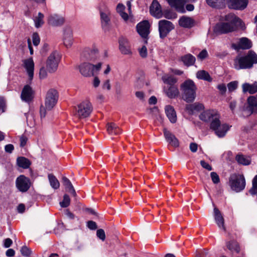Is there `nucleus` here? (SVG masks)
Returning <instances> with one entry per match:
<instances>
[{"label": "nucleus", "mask_w": 257, "mask_h": 257, "mask_svg": "<svg viewBox=\"0 0 257 257\" xmlns=\"http://www.w3.org/2000/svg\"><path fill=\"white\" fill-rule=\"evenodd\" d=\"M224 22L217 24L214 27V32L220 34H226L236 30L237 25L241 23V20L235 15L229 14L223 17Z\"/></svg>", "instance_id": "nucleus-1"}, {"label": "nucleus", "mask_w": 257, "mask_h": 257, "mask_svg": "<svg viewBox=\"0 0 257 257\" xmlns=\"http://www.w3.org/2000/svg\"><path fill=\"white\" fill-rule=\"evenodd\" d=\"M257 64V54L253 51H249L243 56H238L234 60V66L237 70L252 68Z\"/></svg>", "instance_id": "nucleus-2"}, {"label": "nucleus", "mask_w": 257, "mask_h": 257, "mask_svg": "<svg viewBox=\"0 0 257 257\" xmlns=\"http://www.w3.org/2000/svg\"><path fill=\"white\" fill-rule=\"evenodd\" d=\"M180 90L182 98L185 101L191 102L194 100L197 87L192 80L188 79L184 81L180 85Z\"/></svg>", "instance_id": "nucleus-3"}, {"label": "nucleus", "mask_w": 257, "mask_h": 257, "mask_svg": "<svg viewBox=\"0 0 257 257\" xmlns=\"http://www.w3.org/2000/svg\"><path fill=\"white\" fill-rule=\"evenodd\" d=\"M101 66V62L96 65L88 62H83L78 66V68L81 75L85 77H90L97 75L100 70Z\"/></svg>", "instance_id": "nucleus-4"}, {"label": "nucleus", "mask_w": 257, "mask_h": 257, "mask_svg": "<svg viewBox=\"0 0 257 257\" xmlns=\"http://www.w3.org/2000/svg\"><path fill=\"white\" fill-rule=\"evenodd\" d=\"M229 183L233 190L237 192H240L245 188V178L242 174H232L229 178Z\"/></svg>", "instance_id": "nucleus-5"}, {"label": "nucleus", "mask_w": 257, "mask_h": 257, "mask_svg": "<svg viewBox=\"0 0 257 257\" xmlns=\"http://www.w3.org/2000/svg\"><path fill=\"white\" fill-rule=\"evenodd\" d=\"M60 60L61 56L58 52L55 51L52 52L46 61V67L48 72L55 73L58 69Z\"/></svg>", "instance_id": "nucleus-6"}, {"label": "nucleus", "mask_w": 257, "mask_h": 257, "mask_svg": "<svg viewBox=\"0 0 257 257\" xmlns=\"http://www.w3.org/2000/svg\"><path fill=\"white\" fill-rule=\"evenodd\" d=\"M210 128L214 132L216 136L222 138L225 136L230 127L226 123H221L220 117H218L215 121H211Z\"/></svg>", "instance_id": "nucleus-7"}, {"label": "nucleus", "mask_w": 257, "mask_h": 257, "mask_svg": "<svg viewBox=\"0 0 257 257\" xmlns=\"http://www.w3.org/2000/svg\"><path fill=\"white\" fill-rule=\"evenodd\" d=\"M92 110L91 103L85 100L78 105L76 108L75 115L79 118H84L89 116Z\"/></svg>", "instance_id": "nucleus-8"}, {"label": "nucleus", "mask_w": 257, "mask_h": 257, "mask_svg": "<svg viewBox=\"0 0 257 257\" xmlns=\"http://www.w3.org/2000/svg\"><path fill=\"white\" fill-rule=\"evenodd\" d=\"M15 184L19 191L26 193L30 189L32 186V182L28 177L24 175H21L16 178Z\"/></svg>", "instance_id": "nucleus-9"}, {"label": "nucleus", "mask_w": 257, "mask_h": 257, "mask_svg": "<svg viewBox=\"0 0 257 257\" xmlns=\"http://www.w3.org/2000/svg\"><path fill=\"white\" fill-rule=\"evenodd\" d=\"M58 99V93L54 89H49L46 95L45 105L48 110L52 109L56 105Z\"/></svg>", "instance_id": "nucleus-10"}, {"label": "nucleus", "mask_w": 257, "mask_h": 257, "mask_svg": "<svg viewBox=\"0 0 257 257\" xmlns=\"http://www.w3.org/2000/svg\"><path fill=\"white\" fill-rule=\"evenodd\" d=\"M159 36L161 39L167 37L169 33L174 29L172 22L166 20H160L158 23Z\"/></svg>", "instance_id": "nucleus-11"}, {"label": "nucleus", "mask_w": 257, "mask_h": 257, "mask_svg": "<svg viewBox=\"0 0 257 257\" xmlns=\"http://www.w3.org/2000/svg\"><path fill=\"white\" fill-rule=\"evenodd\" d=\"M252 47L251 40L246 37H242L238 40L236 43L231 44V47L235 50L238 51L240 49H249Z\"/></svg>", "instance_id": "nucleus-12"}, {"label": "nucleus", "mask_w": 257, "mask_h": 257, "mask_svg": "<svg viewBox=\"0 0 257 257\" xmlns=\"http://www.w3.org/2000/svg\"><path fill=\"white\" fill-rule=\"evenodd\" d=\"M220 115L217 111L215 110H207L202 112L199 115L201 120L205 122L215 121Z\"/></svg>", "instance_id": "nucleus-13"}, {"label": "nucleus", "mask_w": 257, "mask_h": 257, "mask_svg": "<svg viewBox=\"0 0 257 257\" xmlns=\"http://www.w3.org/2000/svg\"><path fill=\"white\" fill-rule=\"evenodd\" d=\"M65 22V19L61 15L54 14L50 15L48 18V23L53 27L62 26Z\"/></svg>", "instance_id": "nucleus-14"}, {"label": "nucleus", "mask_w": 257, "mask_h": 257, "mask_svg": "<svg viewBox=\"0 0 257 257\" xmlns=\"http://www.w3.org/2000/svg\"><path fill=\"white\" fill-rule=\"evenodd\" d=\"M119 49L123 55H131L132 52L128 40L123 37H121L118 40Z\"/></svg>", "instance_id": "nucleus-15"}, {"label": "nucleus", "mask_w": 257, "mask_h": 257, "mask_svg": "<svg viewBox=\"0 0 257 257\" xmlns=\"http://www.w3.org/2000/svg\"><path fill=\"white\" fill-rule=\"evenodd\" d=\"M150 27L149 22L147 20L143 21L137 25V31L143 38H146L150 33Z\"/></svg>", "instance_id": "nucleus-16"}, {"label": "nucleus", "mask_w": 257, "mask_h": 257, "mask_svg": "<svg viewBox=\"0 0 257 257\" xmlns=\"http://www.w3.org/2000/svg\"><path fill=\"white\" fill-rule=\"evenodd\" d=\"M150 11L151 14L157 19H160L163 17V13L161 5L158 1L154 0L150 6Z\"/></svg>", "instance_id": "nucleus-17"}, {"label": "nucleus", "mask_w": 257, "mask_h": 257, "mask_svg": "<svg viewBox=\"0 0 257 257\" xmlns=\"http://www.w3.org/2000/svg\"><path fill=\"white\" fill-rule=\"evenodd\" d=\"M248 106L244 111H247V114L257 113V95L251 96L247 99Z\"/></svg>", "instance_id": "nucleus-18"}, {"label": "nucleus", "mask_w": 257, "mask_h": 257, "mask_svg": "<svg viewBox=\"0 0 257 257\" xmlns=\"http://www.w3.org/2000/svg\"><path fill=\"white\" fill-rule=\"evenodd\" d=\"M34 94L31 87L28 85H25L21 93V98L23 101L29 102L33 99Z\"/></svg>", "instance_id": "nucleus-19"}, {"label": "nucleus", "mask_w": 257, "mask_h": 257, "mask_svg": "<svg viewBox=\"0 0 257 257\" xmlns=\"http://www.w3.org/2000/svg\"><path fill=\"white\" fill-rule=\"evenodd\" d=\"M163 132L164 137L167 142L174 147H178L179 146V142L176 137L166 128H164Z\"/></svg>", "instance_id": "nucleus-20"}, {"label": "nucleus", "mask_w": 257, "mask_h": 257, "mask_svg": "<svg viewBox=\"0 0 257 257\" xmlns=\"http://www.w3.org/2000/svg\"><path fill=\"white\" fill-rule=\"evenodd\" d=\"M24 67L27 70L29 79L32 80L34 76V63L32 58L25 60L24 61Z\"/></svg>", "instance_id": "nucleus-21"}, {"label": "nucleus", "mask_w": 257, "mask_h": 257, "mask_svg": "<svg viewBox=\"0 0 257 257\" xmlns=\"http://www.w3.org/2000/svg\"><path fill=\"white\" fill-rule=\"evenodd\" d=\"M179 24L182 27L190 28L195 25V21L191 17L184 16L179 19Z\"/></svg>", "instance_id": "nucleus-22"}, {"label": "nucleus", "mask_w": 257, "mask_h": 257, "mask_svg": "<svg viewBox=\"0 0 257 257\" xmlns=\"http://www.w3.org/2000/svg\"><path fill=\"white\" fill-rule=\"evenodd\" d=\"M247 5V0H229L230 8L237 10L245 9Z\"/></svg>", "instance_id": "nucleus-23"}, {"label": "nucleus", "mask_w": 257, "mask_h": 257, "mask_svg": "<svg viewBox=\"0 0 257 257\" xmlns=\"http://www.w3.org/2000/svg\"><path fill=\"white\" fill-rule=\"evenodd\" d=\"M214 215L215 220L218 226L225 231L226 228L224 226V218L220 211L216 207H214Z\"/></svg>", "instance_id": "nucleus-24"}, {"label": "nucleus", "mask_w": 257, "mask_h": 257, "mask_svg": "<svg viewBox=\"0 0 257 257\" xmlns=\"http://www.w3.org/2000/svg\"><path fill=\"white\" fill-rule=\"evenodd\" d=\"M164 90L167 96L170 98H176L179 94V91L176 85H171L168 87H164Z\"/></svg>", "instance_id": "nucleus-25"}, {"label": "nucleus", "mask_w": 257, "mask_h": 257, "mask_svg": "<svg viewBox=\"0 0 257 257\" xmlns=\"http://www.w3.org/2000/svg\"><path fill=\"white\" fill-rule=\"evenodd\" d=\"M165 110L166 115L170 122L175 123L177 121V115L174 107L168 105L165 106Z\"/></svg>", "instance_id": "nucleus-26"}, {"label": "nucleus", "mask_w": 257, "mask_h": 257, "mask_svg": "<svg viewBox=\"0 0 257 257\" xmlns=\"http://www.w3.org/2000/svg\"><path fill=\"white\" fill-rule=\"evenodd\" d=\"M242 92L245 93L248 92L250 94H254L257 92V82L252 84L244 83L242 86Z\"/></svg>", "instance_id": "nucleus-27"}, {"label": "nucleus", "mask_w": 257, "mask_h": 257, "mask_svg": "<svg viewBox=\"0 0 257 257\" xmlns=\"http://www.w3.org/2000/svg\"><path fill=\"white\" fill-rule=\"evenodd\" d=\"M169 5L180 12H184V5L185 2L183 0H166Z\"/></svg>", "instance_id": "nucleus-28"}, {"label": "nucleus", "mask_w": 257, "mask_h": 257, "mask_svg": "<svg viewBox=\"0 0 257 257\" xmlns=\"http://www.w3.org/2000/svg\"><path fill=\"white\" fill-rule=\"evenodd\" d=\"M110 11L106 9L104 12L100 11L101 25L103 27H107L110 22Z\"/></svg>", "instance_id": "nucleus-29"}, {"label": "nucleus", "mask_w": 257, "mask_h": 257, "mask_svg": "<svg viewBox=\"0 0 257 257\" xmlns=\"http://www.w3.org/2000/svg\"><path fill=\"white\" fill-rule=\"evenodd\" d=\"M237 162L242 165H249L251 163V159L249 156H244L242 154H238L235 157Z\"/></svg>", "instance_id": "nucleus-30"}, {"label": "nucleus", "mask_w": 257, "mask_h": 257, "mask_svg": "<svg viewBox=\"0 0 257 257\" xmlns=\"http://www.w3.org/2000/svg\"><path fill=\"white\" fill-rule=\"evenodd\" d=\"M107 131L110 135H117L121 133L120 129L113 123H108L107 124Z\"/></svg>", "instance_id": "nucleus-31"}, {"label": "nucleus", "mask_w": 257, "mask_h": 257, "mask_svg": "<svg viewBox=\"0 0 257 257\" xmlns=\"http://www.w3.org/2000/svg\"><path fill=\"white\" fill-rule=\"evenodd\" d=\"M62 181L63 185L65 186L68 191L73 196L75 197L76 196V193L70 180L66 177H63L62 178Z\"/></svg>", "instance_id": "nucleus-32"}, {"label": "nucleus", "mask_w": 257, "mask_h": 257, "mask_svg": "<svg viewBox=\"0 0 257 257\" xmlns=\"http://www.w3.org/2000/svg\"><path fill=\"white\" fill-rule=\"evenodd\" d=\"M17 164L18 166L23 169L28 168L30 165V161L27 158L24 157H18L17 159Z\"/></svg>", "instance_id": "nucleus-33"}, {"label": "nucleus", "mask_w": 257, "mask_h": 257, "mask_svg": "<svg viewBox=\"0 0 257 257\" xmlns=\"http://www.w3.org/2000/svg\"><path fill=\"white\" fill-rule=\"evenodd\" d=\"M181 61L187 66H191L194 64L195 58L192 55L188 54L181 57Z\"/></svg>", "instance_id": "nucleus-34"}, {"label": "nucleus", "mask_w": 257, "mask_h": 257, "mask_svg": "<svg viewBox=\"0 0 257 257\" xmlns=\"http://www.w3.org/2000/svg\"><path fill=\"white\" fill-rule=\"evenodd\" d=\"M196 77L199 79L204 80L208 82L212 81V78L209 74L205 70H200L196 73Z\"/></svg>", "instance_id": "nucleus-35"}, {"label": "nucleus", "mask_w": 257, "mask_h": 257, "mask_svg": "<svg viewBox=\"0 0 257 257\" xmlns=\"http://www.w3.org/2000/svg\"><path fill=\"white\" fill-rule=\"evenodd\" d=\"M97 54V51L95 50L90 51L86 50L83 52L84 57L89 61H94L96 59Z\"/></svg>", "instance_id": "nucleus-36"}, {"label": "nucleus", "mask_w": 257, "mask_h": 257, "mask_svg": "<svg viewBox=\"0 0 257 257\" xmlns=\"http://www.w3.org/2000/svg\"><path fill=\"white\" fill-rule=\"evenodd\" d=\"M164 83L171 85H175L174 84L177 82V79L173 76L165 74L162 77Z\"/></svg>", "instance_id": "nucleus-37"}, {"label": "nucleus", "mask_w": 257, "mask_h": 257, "mask_svg": "<svg viewBox=\"0 0 257 257\" xmlns=\"http://www.w3.org/2000/svg\"><path fill=\"white\" fill-rule=\"evenodd\" d=\"M125 6L122 4H118L116 7V11L118 13L121 17L126 21L128 19V15L124 12Z\"/></svg>", "instance_id": "nucleus-38"}, {"label": "nucleus", "mask_w": 257, "mask_h": 257, "mask_svg": "<svg viewBox=\"0 0 257 257\" xmlns=\"http://www.w3.org/2000/svg\"><path fill=\"white\" fill-rule=\"evenodd\" d=\"M48 177L51 186L55 189L59 188L60 186V183L55 176L53 174H50L48 175Z\"/></svg>", "instance_id": "nucleus-39"}, {"label": "nucleus", "mask_w": 257, "mask_h": 257, "mask_svg": "<svg viewBox=\"0 0 257 257\" xmlns=\"http://www.w3.org/2000/svg\"><path fill=\"white\" fill-rule=\"evenodd\" d=\"M44 15L40 12L38 13V16L37 17H35L34 18V21L35 22V26L36 28H40L44 24Z\"/></svg>", "instance_id": "nucleus-40"}, {"label": "nucleus", "mask_w": 257, "mask_h": 257, "mask_svg": "<svg viewBox=\"0 0 257 257\" xmlns=\"http://www.w3.org/2000/svg\"><path fill=\"white\" fill-rule=\"evenodd\" d=\"M27 121L28 125L31 127H33L36 125L35 116L33 112H29L27 114Z\"/></svg>", "instance_id": "nucleus-41"}, {"label": "nucleus", "mask_w": 257, "mask_h": 257, "mask_svg": "<svg viewBox=\"0 0 257 257\" xmlns=\"http://www.w3.org/2000/svg\"><path fill=\"white\" fill-rule=\"evenodd\" d=\"M227 247L232 251H235L237 253L239 252L240 249L238 244L234 241H231L227 242Z\"/></svg>", "instance_id": "nucleus-42"}, {"label": "nucleus", "mask_w": 257, "mask_h": 257, "mask_svg": "<svg viewBox=\"0 0 257 257\" xmlns=\"http://www.w3.org/2000/svg\"><path fill=\"white\" fill-rule=\"evenodd\" d=\"M206 2L210 7L219 8L223 5L224 0H206Z\"/></svg>", "instance_id": "nucleus-43"}, {"label": "nucleus", "mask_w": 257, "mask_h": 257, "mask_svg": "<svg viewBox=\"0 0 257 257\" xmlns=\"http://www.w3.org/2000/svg\"><path fill=\"white\" fill-rule=\"evenodd\" d=\"M252 185V187L249 190V193L252 195H255L257 193V175L253 178Z\"/></svg>", "instance_id": "nucleus-44"}, {"label": "nucleus", "mask_w": 257, "mask_h": 257, "mask_svg": "<svg viewBox=\"0 0 257 257\" xmlns=\"http://www.w3.org/2000/svg\"><path fill=\"white\" fill-rule=\"evenodd\" d=\"M70 199L67 194H65L63 196L62 201L60 202V205L62 207L65 208L70 205Z\"/></svg>", "instance_id": "nucleus-45"}, {"label": "nucleus", "mask_w": 257, "mask_h": 257, "mask_svg": "<svg viewBox=\"0 0 257 257\" xmlns=\"http://www.w3.org/2000/svg\"><path fill=\"white\" fill-rule=\"evenodd\" d=\"M20 251L21 252V254L23 256H26V257L30 256L32 253V250L26 246H23L21 248Z\"/></svg>", "instance_id": "nucleus-46"}, {"label": "nucleus", "mask_w": 257, "mask_h": 257, "mask_svg": "<svg viewBox=\"0 0 257 257\" xmlns=\"http://www.w3.org/2000/svg\"><path fill=\"white\" fill-rule=\"evenodd\" d=\"M48 71L47 69L46 68H45L44 66H42L40 69L39 71V78L41 79H43L46 78L48 76Z\"/></svg>", "instance_id": "nucleus-47"}, {"label": "nucleus", "mask_w": 257, "mask_h": 257, "mask_svg": "<svg viewBox=\"0 0 257 257\" xmlns=\"http://www.w3.org/2000/svg\"><path fill=\"white\" fill-rule=\"evenodd\" d=\"M73 37L72 28L69 26H66L64 29V37Z\"/></svg>", "instance_id": "nucleus-48"}, {"label": "nucleus", "mask_w": 257, "mask_h": 257, "mask_svg": "<svg viewBox=\"0 0 257 257\" xmlns=\"http://www.w3.org/2000/svg\"><path fill=\"white\" fill-rule=\"evenodd\" d=\"M63 40L64 44L66 47H70L72 45L73 37H64Z\"/></svg>", "instance_id": "nucleus-49"}, {"label": "nucleus", "mask_w": 257, "mask_h": 257, "mask_svg": "<svg viewBox=\"0 0 257 257\" xmlns=\"http://www.w3.org/2000/svg\"><path fill=\"white\" fill-rule=\"evenodd\" d=\"M210 177L211 178L212 182L214 184H217L220 182L219 177L216 172H211L210 173Z\"/></svg>", "instance_id": "nucleus-50"}, {"label": "nucleus", "mask_w": 257, "mask_h": 257, "mask_svg": "<svg viewBox=\"0 0 257 257\" xmlns=\"http://www.w3.org/2000/svg\"><path fill=\"white\" fill-rule=\"evenodd\" d=\"M238 85L237 81H234L230 82L227 84V87L229 91H234L236 89Z\"/></svg>", "instance_id": "nucleus-51"}, {"label": "nucleus", "mask_w": 257, "mask_h": 257, "mask_svg": "<svg viewBox=\"0 0 257 257\" xmlns=\"http://www.w3.org/2000/svg\"><path fill=\"white\" fill-rule=\"evenodd\" d=\"M96 235L99 239H100L102 241H104L105 239V232L104 230L102 229H99L97 230Z\"/></svg>", "instance_id": "nucleus-52"}, {"label": "nucleus", "mask_w": 257, "mask_h": 257, "mask_svg": "<svg viewBox=\"0 0 257 257\" xmlns=\"http://www.w3.org/2000/svg\"><path fill=\"white\" fill-rule=\"evenodd\" d=\"M192 110H200L204 108V106L200 103H194L190 106Z\"/></svg>", "instance_id": "nucleus-53"}, {"label": "nucleus", "mask_w": 257, "mask_h": 257, "mask_svg": "<svg viewBox=\"0 0 257 257\" xmlns=\"http://www.w3.org/2000/svg\"><path fill=\"white\" fill-rule=\"evenodd\" d=\"M149 113L151 114L152 115L157 116L159 115V109L156 107H154L153 108H149L148 109Z\"/></svg>", "instance_id": "nucleus-54"}, {"label": "nucleus", "mask_w": 257, "mask_h": 257, "mask_svg": "<svg viewBox=\"0 0 257 257\" xmlns=\"http://www.w3.org/2000/svg\"><path fill=\"white\" fill-rule=\"evenodd\" d=\"M139 53L140 56L143 58H145L147 56V49L146 46H143L140 50Z\"/></svg>", "instance_id": "nucleus-55"}, {"label": "nucleus", "mask_w": 257, "mask_h": 257, "mask_svg": "<svg viewBox=\"0 0 257 257\" xmlns=\"http://www.w3.org/2000/svg\"><path fill=\"white\" fill-rule=\"evenodd\" d=\"M33 43L35 46H37L40 43V38L38 34L34 33L32 36Z\"/></svg>", "instance_id": "nucleus-56"}, {"label": "nucleus", "mask_w": 257, "mask_h": 257, "mask_svg": "<svg viewBox=\"0 0 257 257\" xmlns=\"http://www.w3.org/2000/svg\"><path fill=\"white\" fill-rule=\"evenodd\" d=\"M200 164L203 168L207 170L208 171H211L212 170V167L204 160H201L200 161Z\"/></svg>", "instance_id": "nucleus-57"}, {"label": "nucleus", "mask_w": 257, "mask_h": 257, "mask_svg": "<svg viewBox=\"0 0 257 257\" xmlns=\"http://www.w3.org/2000/svg\"><path fill=\"white\" fill-rule=\"evenodd\" d=\"M102 87L103 89H106L107 90H109L111 88V85L110 83V80L107 79L105 80L102 85Z\"/></svg>", "instance_id": "nucleus-58"}, {"label": "nucleus", "mask_w": 257, "mask_h": 257, "mask_svg": "<svg viewBox=\"0 0 257 257\" xmlns=\"http://www.w3.org/2000/svg\"><path fill=\"white\" fill-rule=\"evenodd\" d=\"M208 56V53L206 50H202L198 55V58L200 60H203Z\"/></svg>", "instance_id": "nucleus-59"}, {"label": "nucleus", "mask_w": 257, "mask_h": 257, "mask_svg": "<svg viewBox=\"0 0 257 257\" xmlns=\"http://www.w3.org/2000/svg\"><path fill=\"white\" fill-rule=\"evenodd\" d=\"M87 227L92 230L96 229L97 228L96 223L93 221H88L87 222Z\"/></svg>", "instance_id": "nucleus-60"}, {"label": "nucleus", "mask_w": 257, "mask_h": 257, "mask_svg": "<svg viewBox=\"0 0 257 257\" xmlns=\"http://www.w3.org/2000/svg\"><path fill=\"white\" fill-rule=\"evenodd\" d=\"M189 149L192 152L195 153L197 151L198 145L195 143H191L189 145Z\"/></svg>", "instance_id": "nucleus-61"}, {"label": "nucleus", "mask_w": 257, "mask_h": 257, "mask_svg": "<svg viewBox=\"0 0 257 257\" xmlns=\"http://www.w3.org/2000/svg\"><path fill=\"white\" fill-rule=\"evenodd\" d=\"M100 82V81L98 77L97 76H95L92 81L93 86L94 88L97 87L99 85Z\"/></svg>", "instance_id": "nucleus-62"}, {"label": "nucleus", "mask_w": 257, "mask_h": 257, "mask_svg": "<svg viewBox=\"0 0 257 257\" xmlns=\"http://www.w3.org/2000/svg\"><path fill=\"white\" fill-rule=\"evenodd\" d=\"M135 95L137 98L140 99L141 100H144L145 97L144 93L142 91H137L135 93Z\"/></svg>", "instance_id": "nucleus-63"}, {"label": "nucleus", "mask_w": 257, "mask_h": 257, "mask_svg": "<svg viewBox=\"0 0 257 257\" xmlns=\"http://www.w3.org/2000/svg\"><path fill=\"white\" fill-rule=\"evenodd\" d=\"M13 241L11 239L8 238L4 240V246L8 248L12 244Z\"/></svg>", "instance_id": "nucleus-64"}]
</instances>
